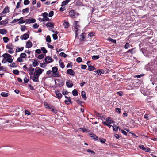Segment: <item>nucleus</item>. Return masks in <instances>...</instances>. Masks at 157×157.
Returning a JSON list of instances; mask_svg holds the SVG:
<instances>
[{
    "mask_svg": "<svg viewBox=\"0 0 157 157\" xmlns=\"http://www.w3.org/2000/svg\"><path fill=\"white\" fill-rule=\"evenodd\" d=\"M72 93L73 95L74 96H77L78 94V92L77 91V90L75 89H74L73 90V91L72 92Z\"/></svg>",
    "mask_w": 157,
    "mask_h": 157,
    "instance_id": "23",
    "label": "nucleus"
},
{
    "mask_svg": "<svg viewBox=\"0 0 157 157\" xmlns=\"http://www.w3.org/2000/svg\"><path fill=\"white\" fill-rule=\"evenodd\" d=\"M6 48L10 50H12L13 48L10 45H7L6 46Z\"/></svg>",
    "mask_w": 157,
    "mask_h": 157,
    "instance_id": "51",
    "label": "nucleus"
},
{
    "mask_svg": "<svg viewBox=\"0 0 157 157\" xmlns=\"http://www.w3.org/2000/svg\"><path fill=\"white\" fill-rule=\"evenodd\" d=\"M74 30L76 33V34H77L76 33L77 31L79 30V28H80V26L79 24V22L78 21H75L74 22Z\"/></svg>",
    "mask_w": 157,
    "mask_h": 157,
    "instance_id": "4",
    "label": "nucleus"
},
{
    "mask_svg": "<svg viewBox=\"0 0 157 157\" xmlns=\"http://www.w3.org/2000/svg\"><path fill=\"white\" fill-rule=\"evenodd\" d=\"M66 84L67 86L69 88L72 87L73 86V84L72 82V81H70V80L66 81Z\"/></svg>",
    "mask_w": 157,
    "mask_h": 157,
    "instance_id": "9",
    "label": "nucleus"
},
{
    "mask_svg": "<svg viewBox=\"0 0 157 157\" xmlns=\"http://www.w3.org/2000/svg\"><path fill=\"white\" fill-rule=\"evenodd\" d=\"M55 85L59 87H61L63 85V83L62 82H60L59 79H57L55 81Z\"/></svg>",
    "mask_w": 157,
    "mask_h": 157,
    "instance_id": "8",
    "label": "nucleus"
},
{
    "mask_svg": "<svg viewBox=\"0 0 157 157\" xmlns=\"http://www.w3.org/2000/svg\"><path fill=\"white\" fill-rule=\"evenodd\" d=\"M76 61L77 62L80 63L82 61V59L81 57H79L77 58Z\"/></svg>",
    "mask_w": 157,
    "mask_h": 157,
    "instance_id": "43",
    "label": "nucleus"
},
{
    "mask_svg": "<svg viewBox=\"0 0 157 157\" xmlns=\"http://www.w3.org/2000/svg\"><path fill=\"white\" fill-rule=\"evenodd\" d=\"M65 98L67 99V100H68V101H69L70 103H72V101H71V99L70 97L65 96Z\"/></svg>",
    "mask_w": 157,
    "mask_h": 157,
    "instance_id": "57",
    "label": "nucleus"
},
{
    "mask_svg": "<svg viewBox=\"0 0 157 157\" xmlns=\"http://www.w3.org/2000/svg\"><path fill=\"white\" fill-rule=\"evenodd\" d=\"M69 15L71 17L76 18L79 16V14L75 10H72L69 12Z\"/></svg>",
    "mask_w": 157,
    "mask_h": 157,
    "instance_id": "5",
    "label": "nucleus"
},
{
    "mask_svg": "<svg viewBox=\"0 0 157 157\" xmlns=\"http://www.w3.org/2000/svg\"><path fill=\"white\" fill-rule=\"evenodd\" d=\"M29 31H28L27 33L24 34L23 35H21L20 36V38L21 40H26L29 37Z\"/></svg>",
    "mask_w": 157,
    "mask_h": 157,
    "instance_id": "6",
    "label": "nucleus"
},
{
    "mask_svg": "<svg viewBox=\"0 0 157 157\" xmlns=\"http://www.w3.org/2000/svg\"><path fill=\"white\" fill-rule=\"evenodd\" d=\"M3 39L4 42L6 43H7L9 40V38L6 37H4Z\"/></svg>",
    "mask_w": 157,
    "mask_h": 157,
    "instance_id": "35",
    "label": "nucleus"
},
{
    "mask_svg": "<svg viewBox=\"0 0 157 157\" xmlns=\"http://www.w3.org/2000/svg\"><path fill=\"white\" fill-rule=\"evenodd\" d=\"M52 69V75L53 77H60L61 75L59 74V72L58 71V68L56 67H53Z\"/></svg>",
    "mask_w": 157,
    "mask_h": 157,
    "instance_id": "2",
    "label": "nucleus"
},
{
    "mask_svg": "<svg viewBox=\"0 0 157 157\" xmlns=\"http://www.w3.org/2000/svg\"><path fill=\"white\" fill-rule=\"evenodd\" d=\"M95 69V67L94 66L91 65H90V66H88V70H89L90 71H92Z\"/></svg>",
    "mask_w": 157,
    "mask_h": 157,
    "instance_id": "26",
    "label": "nucleus"
},
{
    "mask_svg": "<svg viewBox=\"0 0 157 157\" xmlns=\"http://www.w3.org/2000/svg\"><path fill=\"white\" fill-rule=\"evenodd\" d=\"M89 36L90 37H92L94 36V33L93 32H91L88 34Z\"/></svg>",
    "mask_w": 157,
    "mask_h": 157,
    "instance_id": "63",
    "label": "nucleus"
},
{
    "mask_svg": "<svg viewBox=\"0 0 157 157\" xmlns=\"http://www.w3.org/2000/svg\"><path fill=\"white\" fill-rule=\"evenodd\" d=\"M30 2L28 0H25L24 2V4L25 5H27L29 4Z\"/></svg>",
    "mask_w": 157,
    "mask_h": 157,
    "instance_id": "46",
    "label": "nucleus"
},
{
    "mask_svg": "<svg viewBox=\"0 0 157 157\" xmlns=\"http://www.w3.org/2000/svg\"><path fill=\"white\" fill-rule=\"evenodd\" d=\"M2 57L4 58L5 59H6L7 58V59L6 60V61L9 63H12L13 61V59L11 58V57H12V56L8 53L3 54L2 55Z\"/></svg>",
    "mask_w": 157,
    "mask_h": 157,
    "instance_id": "3",
    "label": "nucleus"
},
{
    "mask_svg": "<svg viewBox=\"0 0 157 157\" xmlns=\"http://www.w3.org/2000/svg\"><path fill=\"white\" fill-rule=\"evenodd\" d=\"M35 52L37 54H40L41 52V51L40 49H37L36 50Z\"/></svg>",
    "mask_w": 157,
    "mask_h": 157,
    "instance_id": "60",
    "label": "nucleus"
},
{
    "mask_svg": "<svg viewBox=\"0 0 157 157\" xmlns=\"http://www.w3.org/2000/svg\"><path fill=\"white\" fill-rule=\"evenodd\" d=\"M116 112L117 113H121V109L120 108H117L115 109Z\"/></svg>",
    "mask_w": 157,
    "mask_h": 157,
    "instance_id": "49",
    "label": "nucleus"
},
{
    "mask_svg": "<svg viewBox=\"0 0 157 157\" xmlns=\"http://www.w3.org/2000/svg\"><path fill=\"white\" fill-rule=\"evenodd\" d=\"M110 117H108V118H107L106 119V121L107 122L109 123V124H112L113 123L114 121L113 120H110Z\"/></svg>",
    "mask_w": 157,
    "mask_h": 157,
    "instance_id": "27",
    "label": "nucleus"
},
{
    "mask_svg": "<svg viewBox=\"0 0 157 157\" xmlns=\"http://www.w3.org/2000/svg\"><path fill=\"white\" fill-rule=\"evenodd\" d=\"M1 95L3 97H7L9 95V94L8 93L3 92L1 93Z\"/></svg>",
    "mask_w": 157,
    "mask_h": 157,
    "instance_id": "24",
    "label": "nucleus"
},
{
    "mask_svg": "<svg viewBox=\"0 0 157 157\" xmlns=\"http://www.w3.org/2000/svg\"><path fill=\"white\" fill-rule=\"evenodd\" d=\"M51 111L55 113L56 114L57 113V110L56 109H54V108H51Z\"/></svg>",
    "mask_w": 157,
    "mask_h": 157,
    "instance_id": "61",
    "label": "nucleus"
},
{
    "mask_svg": "<svg viewBox=\"0 0 157 157\" xmlns=\"http://www.w3.org/2000/svg\"><path fill=\"white\" fill-rule=\"evenodd\" d=\"M103 124L107 126L108 127H109V128H110L112 126L111 125L108 124L107 123H106L105 122H104L103 123Z\"/></svg>",
    "mask_w": 157,
    "mask_h": 157,
    "instance_id": "59",
    "label": "nucleus"
},
{
    "mask_svg": "<svg viewBox=\"0 0 157 157\" xmlns=\"http://www.w3.org/2000/svg\"><path fill=\"white\" fill-rule=\"evenodd\" d=\"M38 19L40 21H41V22L48 21L50 20L49 19L48 17H46V18L44 17V18H42V19L41 18H39Z\"/></svg>",
    "mask_w": 157,
    "mask_h": 157,
    "instance_id": "18",
    "label": "nucleus"
},
{
    "mask_svg": "<svg viewBox=\"0 0 157 157\" xmlns=\"http://www.w3.org/2000/svg\"><path fill=\"white\" fill-rule=\"evenodd\" d=\"M59 55L60 56L63 57L64 58L67 57V54H65L63 52L60 53L59 54Z\"/></svg>",
    "mask_w": 157,
    "mask_h": 157,
    "instance_id": "40",
    "label": "nucleus"
},
{
    "mask_svg": "<svg viewBox=\"0 0 157 157\" xmlns=\"http://www.w3.org/2000/svg\"><path fill=\"white\" fill-rule=\"evenodd\" d=\"M32 46V44L30 40H29L26 43V47L27 48H30Z\"/></svg>",
    "mask_w": 157,
    "mask_h": 157,
    "instance_id": "15",
    "label": "nucleus"
},
{
    "mask_svg": "<svg viewBox=\"0 0 157 157\" xmlns=\"http://www.w3.org/2000/svg\"><path fill=\"white\" fill-rule=\"evenodd\" d=\"M67 73L71 76H74L75 73L72 69H69L67 71Z\"/></svg>",
    "mask_w": 157,
    "mask_h": 157,
    "instance_id": "10",
    "label": "nucleus"
},
{
    "mask_svg": "<svg viewBox=\"0 0 157 157\" xmlns=\"http://www.w3.org/2000/svg\"><path fill=\"white\" fill-rule=\"evenodd\" d=\"M68 3V2H67V0H66L65 1H63L62 2V4L61 5V6H63L66 5Z\"/></svg>",
    "mask_w": 157,
    "mask_h": 157,
    "instance_id": "44",
    "label": "nucleus"
},
{
    "mask_svg": "<svg viewBox=\"0 0 157 157\" xmlns=\"http://www.w3.org/2000/svg\"><path fill=\"white\" fill-rule=\"evenodd\" d=\"M44 71V70L41 69L39 67H37L35 68V71L33 76H30V78L32 79L33 82H39L38 79L39 76Z\"/></svg>",
    "mask_w": 157,
    "mask_h": 157,
    "instance_id": "1",
    "label": "nucleus"
},
{
    "mask_svg": "<svg viewBox=\"0 0 157 157\" xmlns=\"http://www.w3.org/2000/svg\"><path fill=\"white\" fill-rule=\"evenodd\" d=\"M129 44L127 43L124 45V48L126 49H128L129 47Z\"/></svg>",
    "mask_w": 157,
    "mask_h": 157,
    "instance_id": "54",
    "label": "nucleus"
},
{
    "mask_svg": "<svg viewBox=\"0 0 157 157\" xmlns=\"http://www.w3.org/2000/svg\"><path fill=\"white\" fill-rule=\"evenodd\" d=\"M21 30L22 31H24L26 29V26L25 25L22 26L21 25Z\"/></svg>",
    "mask_w": 157,
    "mask_h": 157,
    "instance_id": "56",
    "label": "nucleus"
},
{
    "mask_svg": "<svg viewBox=\"0 0 157 157\" xmlns=\"http://www.w3.org/2000/svg\"><path fill=\"white\" fill-rule=\"evenodd\" d=\"M29 8H26L25 9H23L22 12L23 13H27L29 12Z\"/></svg>",
    "mask_w": 157,
    "mask_h": 157,
    "instance_id": "25",
    "label": "nucleus"
},
{
    "mask_svg": "<svg viewBox=\"0 0 157 157\" xmlns=\"http://www.w3.org/2000/svg\"><path fill=\"white\" fill-rule=\"evenodd\" d=\"M113 130L114 131H117L119 127H117L116 125H113Z\"/></svg>",
    "mask_w": 157,
    "mask_h": 157,
    "instance_id": "38",
    "label": "nucleus"
},
{
    "mask_svg": "<svg viewBox=\"0 0 157 157\" xmlns=\"http://www.w3.org/2000/svg\"><path fill=\"white\" fill-rule=\"evenodd\" d=\"M13 73L16 75H18L19 74V71L17 70H15L13 71Z\"/></svg>",
    "mask_w": 157,
    "mask_h": 157,
    "instance_id": "47",
    "label": "nucleus"
},
{
    "mask_svg": "<svg viewBox=\"0 0 157 157\" xmlns=\"http://www.w3.org/2000/svg\"><path fill=\"white\" fill-rule=\"evenodd\" d=\"M108 40L109 41L111 42L112 43H114L115 44L116 43V40L115 39H113L110 37H109Z\"/></svg>",
    "mask_w": 157,
    "mask_h": 157,
    "instance_id": "29",
    "label": "nucleus"
},
{
    "mask_svg": "<svg viewBox=\"0 0 157 157\" xmlns=\"http://www.w3.org/2000/svg\"><path fill=\"white\" fill-rule=\"evenodd\" d=\"M86 35V33H82L80 35L81 37L80 38V40L82 41L85 38L84 36Z\"/></svg>",
    "mask_w": 157,
    "mask_h": 157,
    "instance_id": "22",
    "label": "nucleus"
},
{
    "mask_svg": "<svg viewBox=\"0 0 157 157\" xmlns=\"http://www.w3.org/2000/svg\"><path fill=\"white\" fill-rule=\"evenodd\" d=\"M94 72L96 73L98 75H100L101 74H104L105 73L104 70L103 69H98Z\"/></svg>",
    "mask_w": 157,
    "mask_h": 157,
    "instance_id": "11",
    "label": "nucleus"
},
{
    "mask_svg": "<svg viewBox=\"0 0 157 157\" xmlns=\"http://www.w3.org/2000/svg\"><path fill=\"white\" fill-rule=\"evenodd\" d=\"M133 50H134L133 48L132 49L128 51H127L126 52V53H130V55H129V56H132V52Z\"/></svg>",
    "mask_w": 157,
    "mask_h": 157,
    "instance_id": "39",
    "label": "nucleus"
},
{
    "mask_svg": "<svg viewBox=\"0 0 157 157\" xmlns=\"http://www.w3.org/2000/svg\"><path fill=\"white\" fill-rule=\"evenodd\" d=\"M28 70L30 72L29 73V74L30 75V76H32V75H33V74L34 73L33 72L34 70V68L32 67H31L30 68H29V69Z\"/></svg>",
    "mask_w": 157,
    "mask_h": 157,
    "instance_id": "17",
    "label": "nucleus"
},
{
    "mask_svg": "<svg viewBox=\"0 0 157 157\" xmlns=\"http://www.w3.org/2000/svg\"><path fill=\"white\" fill-rule=\"evenodd\" d=\"M22 58L20 57V56L17 59V61L19 62H22L23 61V60L22 59Z\"/></svg>",
    "mask_w": 157,
    "mask_h": 157,
    "instance_id": "62",
    "label": "nucleus"
},
{
    "mask_svg": "<svg viewBox=\"0 0 157 157\" xmlns=\"http://www.w3.org/2000/svg\"><path fill=\"white\" fill-rule=\"evenodd\" d=\"M44 54H41L38 56V58L40 59H42L44 57Z\"/></svg>",
    "mask_w": 157,
    "mask_h": 157,
    "instance_id": "45",
    "label": "nucleus"
},
{
    "mask_svg": "<svg viewBox=\"0 0 157 157\" xmlns=\"http://www.w3.org/2000/svg\"><path fill=\"white\" fill-rule=\"evenodd\" d=\"M99 140H100V142L102 143H105L106 141V140L105 139L102 138H99Z\"/></svg>",
    "mask_w": 157,
    "mask_h": 157,
    "instance_id": "32",
    "label": "nucleus"
},
{
    "mask_svg": "<svg viewBox=\"0 0 157 157\" xmlns=\"http://www.w3.org/2000/svg\"><path fill=\"white\" fill-rule=\"evenodd\" d=\"M119 131H120L121 133H122L123 134H124V135H127V133L126 132L123 130L121 129H119Z\"/></svg>",
    "mask_w": 157,
    "mask_h": 157,
    "instance_id": "48",
    "label": "nucleus"
},
{
    "mask_svg": "<svg viewBox=\"0 0 157 157\" xmlns=\"http://www.w3.org/2000/svg\"><path fill=\"white\" fill-rule=\"evenodd\" d=\"M90 136L91 138H92L93 139L95 140H98V137L95 135L91 134L90 135Z\"/></svg>",
    "mask_w": 157,
    "mask_h": 157,
    "instance_id": "19",
    "label": "nucleus"
},
{
    "mask_svg": "<svg viewBox=\"0 0 157 157\" xmlns=\"http://www.w3.org/2000/svg\"><path fill=\"white\" fill-rule=\"evenodd\" d=\"M63 25L64 26L65 28H68L69 26V24L68 22H65L63 24Z\"/></svg>",
    "mask_w": 157,
    "mask_h": 157,
    "instance_id": "37",
    "label": "nucleus"
},
{
    "mask_svg": "<svg viewBox=\"0 0 157 157\" xmlns=\"http://www.w3.org/2000/svg\"><path fill=\"white\" fill-rule=\"evenodd\" d=\"M24 81L25 83H27L28 82L29 80L26 77H25L24 79Z\"/></svg>",
    "mask_w": 157,
    "mask_h": 157,
    "instance_id": "64",
    "label": "nucleus"
},
{
    "mask_svg": "<svg viewBox=\"0 0 157 157\" xmlns=\"http://www.w3.org/2000/svg\"><path fill=\"white\" fill-rule=\"evenodd\" d=\"M54 14V12L52 11H51L49 13L48 16L49 17H52Z\"/></svg>",
    "mask_w": 157,
    "mask_h": 157,
    "instance_id": "53",
    "label": "nucleus"
},
{
    "mask_svg": "<svg viewBox=\"0 0 157 157\" xmlns=\"http://www.w3.org/2000/svg\"><path fill=\"white\" fill-rule=\"evenodd\" d=\"M40 65L41 67L44 68L47 65V64L44 62L43 63H41Z\"/></svg>",
    "mask_w": 157,
    "mask_h": 157,
    "instance_id": "36",
    "label": "nucleus"
},
{
    "mask_svg": "<svg viewBox=\"0 0 157 157\" xmlns=\"http://www.w3.org/2000/svg\"><path fill=\"white\" fill-rule=\"evenodd\" d=\"M41 49L43 53L44 54H46L48 52V51L44 47H42Z\"/></svg>",
    "mask_w": 157,
    "mask_h": 157,
    "instance_id": "34",
    "label": "nucleus"
},
{
    "mask_svg": "<svg viewBox=\"0 0 157 157\" xmlns=\"http://www.w3.org/2000/svg\"><path fill=\"white\" fill-rule=\"evenodd\" d=\"M48 15V14L46 12H44L42 13V16L44 18L48 17H47Z\"/></svg>",
    "mask_w": 157,
    "mask_h": 157,
    "instance_id": "55",
    "label": "nucleus"
},
{
    "mask_svg": "<svg viewBox=\"0 0 157 157\" xmlns=\"http://www.w3.org/2000/svg\"><path fill=\"white\" fill-rule=\"evenodd\" d=\"M99 58V55H94L92 56V59L96 60L98 59Z\"/></svg>",
    "mask_w": 157,
    "mask_h": 157,
    "instance_id": "28",
    "label": "nucleus"
},
{
    "mask_svg": "<svg viewBox=\"0 0 157 157\" xmlns=\"http://www.w3.org/2000/svg\"><path fill=\"white\" fill-rule=\"evenodd\" d=\"M46 41L50 43L51 41V39L50 36L48 35L46 37Z\"/></svg>",
    "mask_w": 157,
    "mask_h": 157,
    "instance_id": "30",
    "label": "nucleus"
},
{
    "mask_svg": "<svg viewBox=\"0 0 157 157\" xmlns=\"http://www.w3.org/2000/svg\"><path fill=\"white\" fill-rule=\"evenodd\" d=\"M26 55L25 53H21L20 55V57L22 58H26Z\"/></svg>",
    "mask_w": 157,
    "mask_h": 157,
    "instance_id": "31",
    "label": "nucleus"
},
{
    "mask_svg": "<svg viewBox=\"0 0 157 157\" xmlns=\"http://www.w3.org/2000/svg\"><path fill=\"white\" fill-rule=\"evenodd\" d=\"M81 96L85 100L86 99V93L84 91H82L81 92Z\"/></svg>",
    "mask_w": 157,
    "mask_h": 157,
    "instance_id": "21",
    "label": "nucleus"
},
{
    "mask_svg": "<svg viewBox=\"0 0 157 157\" xmlns=\"http://www.w3.org/2000/svg\"><path fill=\"white\" fill-rule=\"evenodd\" d=\"M24 48V47H21L20 48H19L18 49H16V52H18L20 51H21L23 50Z\"/></svg>",
    "mask_w": 157,
    "mask_h": 157,
    "instance_id": "41",
    "label": "nucleus"
},
{
    "mask_svg": "<svg viewBox=\"0 0 157 157\" xmlns=\"http://www.w3.org/2000/svg\"><path fill=\"white\" fill-rule=\"evenodd\" d=\"M52 36L53 37V38L54 40H56L58 38V36L56 34H53L52 35Z\"/></svg>",
    "mask_w": 157,
    "mask_h": 157,
    "instance_id": "52",
    "label": "nucleus"
},
{
    "mask_svg": "<svg viewBox=\"0 0 157 157\" xmlns=\"http://www.w3.org/2000/svg\"><path fill=\"white\" fill-rule=\"evenodd\" d=\"M39 26V25H37V23H35L33 25V27L34 29H36L38 28Z\"/></svg>",
    "mask_w": 157,
    "mask_h": 157,
    "instance_id": "50",
    "label": "nucleus"
},
{
    "mask_svg": "<svg viewBox=\"0 0 157 157\" xmlns=\"http://www.w3.org/2000/svg\"><path fill=\"white\" fill-rule=\"evenodd\" d=\"M56 94L57 98L59 99H60L62 96L61 94L58 90H57L56 92Z\"/></svg>",
    "mask_w": 157,
    "mask_h": 157,
    "instance_id": "14",
    "label": "nucleus"
},
{
    "mask_svg": "<svg viewBox=\"0 0 157 157\" xmlns=\"http://www.w3.org/2000/svg\"><path fill=\"white\" fill-rule=\"evenodd\" d=\"M44 60L45 62L48 63H50L54 61V60L49 56L46 57Z\"/></svg>",
    "mask_w": 157,
    "mask_h": 157,
    "instance_id": "7",
    "label": "nucleus"
},
{
    "mask_svg": "<svg viewBox=\"0 0 157 157\" xmlns=\"http://www.w3.org/2000/svg\"><path fill=\"white\" fill-rule=\"evenodd\" d=\"M7 32V30L4 29H0V33L3 35L6 34Z\"/></svg>",
    "mask_w": 157,
    "mask_h": 157,
    "instance_id": "20",
    "label": "nucleus"
},
{
    "mask_svg": "<svg viewBox=\"0 0 157 157\" xmlns=\"http://www.w3.org/2000/svg\"><path fill=\"white\" fill-rule=\"evenodd\" d=\"M143 150L145 152H148L150 151V149L148 148L145 147Z\"/></svg>",
    "mask_w": 157,
    "mask_h": 157,
    "instance_id": "58",
    "label": "nucleus"
},
{
    "mask_svg": "<svg viewBox=\"0 0 157 157\" xmlns=\"http://www.w3.org/2000/svg\"><path fill=\"white\" fill-rule=\"evenodd\" d=\"M7 23L6 20H3L1 21L0 22V25H3Z\"/></svg>",
    "mask_w": 157,
    "mask_h": 157,
    "instance_id": "42",
    "label": "nucleus"
},
{
    "mask_svg": "<svg viewBox=\"0 0 157 157\" xmlns=\"http://www.w3.org/2000/svg\"><path fill=\"white\" fill-rule=\"evenodd\" d=\"M38 63L36 60H34V62L33 63L32 65L34 67H35L38 65Z\"/></svg>",
    "mask_w": 157,
    "mask_h": 157,
    "instance_id": "33",
    "label": "nucleus"
},
{
    "mask_svg": "<svg viewBox=\"0 0 157 157\" xmlns=\"http://www.w3.org/2000/svg\"><path fill=\"white\" fill-rule=\"evenodd\" d=\"M45 25L47 27L54 28V24L53 23L48 22L45 24Z\"/></svg>",
    "mask_w": 157,
    "mask_h": 157,
    "instance_id": "16",
    "label": "nucleus"
},
{
    "mask_svg": "<svg viewBox=\"0 0 157 157\" xmlns=\"http://www.w3.org/2000/svg\"><path fill=\"white\" fill-rule=\"evenodd\" d=\"M26 23L30 24L31 23H34L36 22V20L34 18H31L30 19H27L26 20Z\"/></svg>",
    "mask_w": 157,
    "mask_h": 157,
    "instance_id": "12",
    "label": "nucleus"
},
{
    "mask_svg": "<svg viewBox=\"0 0 157 157\" xmlns=\"http://www.w3.org/2000/svg\"><path fill=\"white\" fill-rule=\"evenodd\" d=\"M9 8L8 6H6V7L4 9L2 12L0 14L2 15V13L6 14L7 13V11L8 12H9Z\"/></svg>",
    "mask_w": 157,
    "mask_h": 157,
    "instance_id": "13",
    "label": "nucleus"
}]
</instances>
